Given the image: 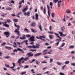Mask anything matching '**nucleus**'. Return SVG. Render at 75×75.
Returning <instances> with one entry per match:
<instances>
[{
	"label": "nucleus",
	"instance_id": "nucleus-1",
	"mask_svg": "<svg viewBox=\"0 0 75 75\" xmlns=\"http://www.w3.org/2000/svg\"><path fill=\"white\" fill-rule=\"evenodd\" d=\"M24 59V57H22L21 58H20V59H19L18 60V63H19V65L20 66V67H24L23 66L21 65V61H22V60H23Z\"/></svg>",
	"mask_w": 75,
	"mask_h": 75
},
{
	"label": "nucleus",
	"instance_id": "nucleus-2",
	"mask_svg": "<svg viewBox=\"0 0 75 75\" xmlns=\"http://www.w3.org/2000/svg\"><path fill=\"white\" fill-rule=\"evenodd\" d=\"M19 30H20V29L19 28L16 29L14 31V32H15V33H17L18 35V36H21V34L20 33V31H19Z\"/></svg>",
	"mask_w": 75,
	"mask_h": 75
},
{
	"label": "nucleus",
	"instance_id": "nucleus-3",
	"mask_svg": "<svg viewBox=\"0 0 75 75\" xmlns=\"http://www.w3.org/2000/svg\"><path fill=\"white\" fill-rule=\"evenodd\" d=\"M54 34H55L57 37H58L60 39H56V41H61V38L59 36V34H57V33H54Z\"/></svg>",
	"mask_w": 75,
	"mask_h": 75
},
{
	"label": "nucleus",
	"instance_id": "nucleus-4",
	"mask_svg": "<svg viewBox=\"0 0 75 75\" xmlns=\"http://www.w3.org/2000/svg\"><path fill=\"white\" fill-rule=\"evenodd\" d=\"M34 38H35V36H33L30 37L29 40L31 41L34 42V41H35V39H34Z\"/></svg>",
	"mask_w": 75,
	"mask_h": 75
},
{
	"label": "nucleus",
	"instance_id": "nucleus-5",
	"mask_svg": "<svg viewBox=\"0 0 75 75\" xmlns=\"http://www.w3.org/2000/svg\"><path fill=\"white\" fill-rule=\"evenodd\" d=\"M47 10H48L47 13H48V15L49 17H50L51 16L50 15V7L48 5H47Z\"/></svg>",
	"mask_w": 75,
	"mask_h": 75
},
{
	"label": "nucleus",
	"instance_id": "nucleus-6",
	"mask_svg": "<svg viewBox=\"0 0 75 75\" xmlns=\"http://www.w3.org/2000/svg\"><path fill=\"white\" fill-rule=\"evenodd\" d=\"M27 55H28V57H33L34 54H32V52H30L27 53Z\"/></svg>",
	"mask_w": 75,
	"mask_h": 75
},
{
	"label": "nucleus",
	"instance_id": "nucleus-7",
	"mask_svg": "<svg viewBox=\"0 0 75 75\" xmlns=\"http://www.w3.org/2000/svg\"><path fill=\"white\" fill-rule=\"evenodd\" d=\"M4 34L6 35V37L8 38L10 36V33L8 32H6L4 33Z\"/></svg>",
	"mask_w": 75,
	"mask_h": 75
},
{
	"label": "nucleus",
	"instance_id": "nucleus-8",
	"mask_svg": "<svg viewBox=\"0 0 75 75\" xmlns=\"http://www.w3.org/2000/svg\"><path fill=\"white\" fill-rule=\"evenodd\" d=\"M31 27H35L37 25V24L35 22H34L32 23L31 25Z\"/></svg>",
	"mask_w": 75,
	"mask_h": 75
},
{
	"label": "nucleus",
	"instance_id": "nucleus-9",
	"mask_svg": "<svg viewBox=\"0 0 75 75\" xmlns=\"http://www.w3.org/2000/svg\"><path fill=\"white\" fill-rule=\"evenodd\" d=\"M40 45L38 44H37L36 46H35L33 45V49L34 48H39L40 47Z\"/></svg>",
	"mask_w": 75,
	"mask_h": 75
},
{
	"label": "nucleus",
	"instance_id": "nucleus-10",
	"mask_svg": "<svg viewBox=\"0 0 75 75\" xmlns=\"http://www.w3.org/2000/svg\"><path fill=\"white\" fill-rule=\"evenodd\" d=\"M28 6H26L25 8H24L22 10L23 12H25V11H27V10H28Z\"/></svg>",
	"mask_w": 75,
	"mask_h": 75
},
{
	"label": "nucleus",
	"instance_id": "nucleus-11",
	"mask_svg": "<svg viewBox=\"0 0 75 75\" xmlns=\"http://www.w3.org/2000/svg\"><path fill=\"white\" fill-rule=\"evenodd\" d=\"M45 38V36L44 35L43 36H40V38H39L37 36L36 37V38H37V39H42V38Z\"/></svg>",
	"mask_w": 75,
	"mask_h": 75
},
{
	"label": "nucleus",
	"instance_id": "nucleus-12",
	"mask_svg": "<svg viewBox=\"0 0 75 75\" xmlns=\"http://www.w3.org/2000/svg\"><path fill=\"white\" fill-rule=\"evenodd\" d=\"M24 14L25 16H26L27 15L28 17L30 16V12L28 11L27 13H26V12H25L24 13Z\"/></svg>",
	"mask_w": 75,
	"mask_h": 75
},
{
	"label": "nucleus",
	"instance_id": "nucleus-13",
	"mask_svg": "<svg viewBox=\"0 0 75 75\" xmlns=\"http://www.w3.org/2000/svg\"><path fill=\"white\" fill-rule=\"evenodd\" d=\"M60 4H61V1H59L58 2L57 6L59 7L60 6Z\"/></svg>",
	"mask_w": 75,
	"mask_h": 75
},
{
	"label": "nucleus",
	"instance_id": "nucleus-14",
	"mask_svg": "<svg viewBox=\"0 0 75 75\" xmlns=\"http://www.w3.org/2000/svg\"><path fill=\"white\" fill-rule=\"evenodd\" d=\"M5 48H7V49L9 50H11L12 49L11 47H10L5 46Z\"/></svg>",
	"mask_w": 75,
	"mask_h": 75
},
{
	"label": "nucleus",
	"instance_id": "nucleus-15",
	"mask_svg": "<svg viewBox=\"0 0 75 75\" xmlns=\"http://www.w3.org/2000/svg\"><path fill=\"white\" fill-rule=\"evenodd\" d=\"M23 37H20V39L21 40H25V39L26 38H25V35H24L23 36Z\"/></svg>",
	"mask_w": 75,
	"mask_h": 75
},
{
	"label": "nucleus",
	"instance_id": "nucleus-16",
	"mask_svg": "<svg viewBox=\"0 0 75 75\" xmlns=\"http://www.w3.org/2000/svg\"><path fill=\"white\" fill-rule=\"evenodd\" d=\"M35 16L36 20H38V14L37 13H35Z\"/></svg>",
	"mask_w": 75,
	"mask_h": 75
},
{
	"label": "nucleus",
	"instance_id": "nucleus-17",
	"mask_svg": "<svg viewBox=\"0 0 75 75\" xmlns=\"http://www.w3.org/2000/svg\"><path fill=\"white\" fill-rule=\"evenodd\" d=\"M14 25L15 27H16L18 28H19V29H20V26L19 25H17L16 24V23H14Z\"/></svg>",
	"mask_w": 75,
	"mask_h": 75
},
{
	"label": "nucleus",
	"instance_id": "nucleus-18",
	"mask_svg": "<svg viewBox=\"0 0 75 75\" xmlns=\"http://www.w3.org/2000/svg\"><path fill=\"white\" fill-rule=\"evenodd\" d=\"M41 53H37L36 54H35L34 55V56L35 57H37V56H38V55H41Z\"/></svg>",
	"mask_w": 75,
	"mask_h": 75
},
{
	"label": "nucleus",
	"instance_id": "nucleus-19",
	"mask_svg": "<svg viewBox=\"0 0 75 75\" xmlns=\"http://www.w3.org/2000/svg\"><path fill=\"white\" fill-rule=\"evenodd\" d=\"M50 6L51 8H52V5H53V3L52 2H50Z\"/></svg>",
	"mask_w": 75,
	"mask_h": 75
},
{
	"label": "nucleus",
	"instance_id": "nucleus-20",
	"mask_svg": "<svg viewBox=\"0 0 75 75\" xmlns=\"http://www.w3.org/2000/svg\"><path fill=\"white\" fill-rule=\"evenodd\" d=\"M13 21L16 23H17V22H18V20L16 19H14L13 20Z\"/></svg>",
	"mask_w": 75,
	"mask_h": 75
},
{
	"label": "nucleus",
	"instance_id": "nucleus-21",
	"mask_svg": "<svg viewBox=\"0 0 75 75\" xmlns=\"http://www.w3.org/2000/svg\"><path fill=\"white\" fill-rule=\"evenodd\" d=\"M34 46V45H33L32 46H28L27 47V48H34L33 46Z\"/></svg>",
	"mask_w": 75,
	"mask_h": 75
},
{
	"label": "nucleus",
	"instance_id": "nucleus-22",
	"mask_svg": "<svg viewBox=\"0 0 75 75\" xmlns=\"http://www.w3.org/2000/svg\"><path fill=\"white\" fill-rule=\"evenodd\" d=\"M61 29L62 31H64V30H65V26H63V27L61 28Z\"/></svg>",
	"mask_w": 75,
	"mask_h": 75
},
{
	"label": "nucleus",
	"instance_id": "nucleus-23",
	"mask_svg": "<svg viewBox=\"0 0 75 75\" xmlns=\"http://www.w3.org/2000/svg\"><path fill=\"white\" fill-rule=\"evenodd\" d=\"M38 28H39L40 31H42V27H41V25H40L39 26Z\"/></svg>",
	"mask_w": 75,
	"mask_h": 75
},
{
	"label": "nucleus",
	"instance_id": "nucleus-24",
	"mask_svg": "<svg viewBox=\"0 0 75 75\" xmlns=\"http://www.w3.org/2000/svg\"><path fill=\"white\" fill-rule=\"evenodd\" d=\"M23 42H25V44H26V45H28V43H27V42H28V40H24L23 41Z\"/></svg>",
	"mask_w": 75,
	"mask_h": 75
},
{
	"label": "nucleus",
	"instance_id": "nucleus-25",
	"mask_svg": "<svg viewBox=\"0 0 75 75\" xmlns=\"http://www.w3.org/2000/svg\"><path fill=\"white\" fill-rule=\"evenodd\" d=\"M51 16L52 18H54L55 17V13H52Z\"/></svg>",
	"mask_w": 75,
	"mask_h": 75
},
{
	"label": "nucleus",
	"instance_id": "nucleus-26",
	"mask_svg": "<svg viewBox=\"0 0 75 75\" xmlns=\"http://www.w3.org/2000/svg\"><path fill=\"white\" fill-rule=\"evenodd\" d=\"M24 30L25 31H26L27 32V33H28L29 32V31H28V29L27 28H25L24 29Z\"/></svg>",
	"mask_w": 75,
	"mask_h": 75
},
{
	"label": "nucleus",
	"instance_id": "nucleus-27",
	"mask_svg": "<svg viewBox=\"0 0 75 75\" xmlns=\"http://www.w3.org/2000/svg\"><path fill=\"white\" fill-rule=\"evenodd\" d=\"M59 34H60V36L61 37H62V35H63V33L62 32H59Z\"/></svg>",
	"mask_w": 75,
	"mask_h": 75
},
{
	"label": "nucleus",
	"instance_id": "nucleus-28",
	"mask_svg": "<svg viewBox=\"0 0 75 75\" xmlns=\"http://www.w3.org/2000/svg\"><path fill=\"white\" fill-rule=\"evenodd\" d=\"M67 11H66V13H68V14L69 13H71V11H70V10H69V9H67Z\"/></svg>",
	"mask_w": 75,
	"mask_h": 75
},
{
	"label": "nucleus",
	"instance_id": "nucleus-29",
	"mask_svg": "<svg viewBox=\"0 0 75 75\" xmlns=\"http://www.w3.org/2000/svg\"><path fill=\"white\" fill-rule=\"evenodd\" d=\"M13 44H14V45H15V46L13 45V47H14V48H16L17 47V44H16V42H14L13 43Z\"/></svg>",
	"mask_w": 75,
	"mask_h": 75
},
{
	"label": "nucleus",
	"instance_id": "nucleus-30",
	"mask_svg": "<svg viewBox=\"0 0 75 75\" xmlns=\"http://www.w3.org/2000/svg\"><path fill=\"white\" fill-rule=\"evenodd\" d=\"M43 13L45 14H46V9L44 8L43 10Z\"/></svg>",
	"mask_w": 75,
	"mask_h": 75
},
{
	"label": "nucleus",
	"instance_id": "nucleus-31",
	"mask_svg": "<svg viewBox=\"0 0 75 75\" xmlns=\"http://www.w3.org/2000/svg\"><path fill=\"white\" fill-rule=\"evenodd\" d=\"M35 63L36 64H37V65H39V64H40V62H38L37 60H36L35 61Z\"/></svg>",
	"mask_w": 75,
	"mask_h": 75
},
{
	"label": "nucleus",
	"instance_id": "nucleus-32",
	"mask_svg": "<svg viewBox=\"0 0 75 75\" xmlns=\"http://www.w3.org/2000/svg\"><path fill=\"white\" fill-rule=\"evenodd\" d=\"M31 30L32 31V32H33V33H37V31L33 29H31Z\"/></svg>",
	"mask_w": 75,
	"mask_h": 75
},
{
	"label": "nucleus",
	"instance_id": "nucleus-33",
	"mask_svg": "<svg viewBox=\"0 0 75 75\" xmlns=\"http://www.w3.org/2000/svg\"><path fill=\"white\" fill-rule=\"evenodd\" d=\"M6 21L7 22H8V23H11V21L10 19H8Z\"/></svg>",
	"mask_w": 75,
	"mask_h": 75
},
{
	"label": "nucleus",
	"instance_id": "nucleus-34",
	"mask_svg": "<svg viewBox=\"0 0 75 75\" xmlns=\"http://www.w3.org/2000/svg\"><path fill=\"white\" fill-rule=\"evenodd\" d=\"M4 26L6 27H7L8 28V27H9V25H8L7 24H5Z\"/></svg>",
	"mask_w": 75,
	"mask_h": 75
},
{
	"label": "nucleus",
	"instance_id": "nucleus-35",
	"mask_svg": "<svg viewBox=\"0 0 75 75\" xmlns=\"http://www.w3.org/2000/svg\"><path fill=\"white\" fill-rule=\"evenodd\" d=\"M6 44V42H3L1 44V46H4Z\"/></svg>",
	"mask_w": 75,
	"mask_h": 75
},
{
	"label": "nucleus",
	"instance_id": "nucleus-36",
	"mask_svg": "<svg viewBox=\"0 0 75 75\" xmlns=\"http://www.w3.org/2000/svg\"><path fill=\"white\" fill-rule=\"evenodd\" d=\"M4 65L6 68H10V66L9 65H7L6 64H5Z\"/></svg>",
	"mask_w": 75,
	"mask_h": 75
},
{
	"label": "nucleus",
	"instance_id": "nucleus-37",
	"mask_svg": "<svg viewBox=\"0 0 75 75\" xmlns=\"http://www.w3.org/2000/svg\"><path fill=\"white\" fill-rule=\"evenodd\" d=\"M69 48H71V49L74 48V45L70 46L69 47Z\"/></svg>",
	"mask_w": 75,
	"mask_h": 75
},
{
	"label": "nucleus",
	"instance_id": "nucleus-38",
	"mask_svg": "<svg viewBox=\"0 0 75 75\" xmlns=\"http://www.w3.org/2000/svg\"><path fill=\"white\" fill-rule=\"evenodd\" d=\"M65 64H69V61H66L65 62Z\"/></svg>",
	"mask_w": 75,
	"mask_h": 75
},
{
	"label": "nucleus",
	"instance_id": "nucleus-39",
	"mask_svg": "<svg viewBox=\"0 0 75 75\" xmlns=\"http://www.w3.org/2000/svg\"><path fill=\"white\" fill-rule=\"evenodd\" d=\"M26 74V72L25 71V72H22V73L21 74L22 75H24V74Z\"/></svg>",
	"mask_w": 75,
	"mask_h": 75
},
{
	"label": "nucleus",
	"instance_id": "nucleus-40",
	"mask_svg": "<svg viewBox=\"0 0 75 75\" xmlns=\"http://www.w3.org/2000/svg\"><path fill=\"white\" fill-rule=\"evenodd\" d=\"M64 45H65V43L63 42L62 43V45L61 46V47L62 48V47H64Z\"/></svg>",
	"mask_w": 75,
	"mask_h": 75
},
{
	"label": "nucleus",
	"instance_id": "nucleus-41",
	"mask_svg": "<svg viewBox=\"0 0 75 75\" xmlns=\"http://www.w3.org/2000/svg\"><path fill=\"white\" fill-rule=\"evenodd\" d=\"M58 1V0H53V2L55 3H57Z\"/></svg>",
	"mask_w": 75,
	"mask_h": 75
},
{
	"label": "nucleus",
	"instance_id": "nucleus-42",
	"mask_svg": "<svg viewBox=\"0 0 75 75\" xmlns=\"http://www.w3.org/2000/svg\"><path fill=\"white\" fill-rule=\"evenodd\" d=\"M30 51H32V52H34V51H37V50L31 49Z\"/></svg>",
	"mask_w": 75,
	"mask_h": 75
},
{
	"label": "nucleus",
	"instance_id": "nucleus-43",
	"mask_svg": "<svg viewBox=\"0 0 75 75\" xmlns=\"http://www.w3.org/2000/svg\"><path fill=\"white\" fill-rule=\"evenodd\" d=\"M26 37H27V38H28L29 37H31V35H26Z\"/></svg>",
	"mask_w": 75,
	"mask_h": 75
},
{
	"label": "nucleus",
	"instance_id": "nucleus-44",
	"mask_svg": "<svg viewBox=\"0 0 75 75\" xmlns=\"http://www.w3.org/2000/svg\"><path fill=\"white\" fill-rule=\"evenodd\" d=\"M17 51H23V50L21 49L20 48H18L17 49Z\"/></svg>",
	"mask_w": 75,
	"mask_h": 75
},
{
	"label": "nucleus",
	"instance_id": "nucleus-45",
	"mask_svg": "<svg viewBox=\"0 0 75 75\" xmlns=\"http://www.w3.org/2000/svg\"><path fill=\"white\" fill-rule=\"evenodd\" d=\"M29 58L28 57H26L25 59H24V61H27V60Z\"/></svg>",
	"mask_w": 75,
	"mask_h": 75
},
{
	"label": "nucleus",
	"instance_id": "nucleus-46",
	"mask_svg": "<svg viewBox=\"0 0 75 75\" xmlns=\"http://www.w3.org/2000/svg\"><path fill=\"white\" fill-rule=\"evenodd\" d=\"M35 59H33L32 61L30 62V63H33V62H35Z\"/></svg>",
	"mask_w": 75,
	"mask_h": 75
},
{
	"label": "nucleus",
	"instance_id": "nucleus-47",
	"mask_svg": "<svg viewBox=\"0 0 75 75\" xmlns=\"http://www.w3.org/2000/svg\"><path fill=\"white\" fill-rule=\"evenodd\" d=\"M31 72H32V73H33V74H34L35 73V71H34V69H32L31 70Z\"/></svg>",
	"mask_w": 75,
	"mask_h": 75
},
{
	"label": "nucleus",
	"instance_id": "nucleus-48",
	"mask_svg": "<svg viewBox=\"0 0 75 75\" xmlns=\"http://www.w3.org/2000/svg\"><path fill=\"white\" fill-rule=\"evenodd\" d=\"M47 62L45 61H43L41 62V64H47Z\"/></svg>",
	"mask_w": 75,
	"mask_h": 75
},
{
	"label": "nucleus",
	"instance_id": "nucleus-49",
	"mask_svg": "<svg viewBox=\"0 0 75 75\" xmlns=\"http://www.w3.org/2000/svg\"><path fill=\"white\" fill-rule=\"evenodd\" d=\"M49 37L50 39H52L53 38H52V35H49Z\"/></svg>",
	"mask_w": 75,
	"mask_h": 75
},
{
	"label": "nucleus",
	"instance_id": "nucleus-50",
	"mask_svg": "<svg viewBox=\"0 0 75 75\" xmlns=\"http://www.w3.org/2000/svg\"><path fill=\"white\" fill-rule=\"evenodd\" d=\"M11 9V8L10 7H8L7 8H6V9L7 10H10Z\"/></svg>",
	"mask_w": 75,
	"mask_h": 75
},
{
	"label": "nucleus",
	"instance_id": "nucleus-51",
	"mask_svg": "<svg viewBox=\"0 0 75 75\" xmlns=\"http://www.w3.org/2000/svg\"><path fill=\"white\" fill-rule=\"evenodd\" d=\"M53 61V59L51 58L50 60V62L51 63Z\"/></svg>",
	"mask_w": 75,
	"mask_h": 75
},
{
	"label": "nucleus",
	"instance_id": "nucleus-52",
	"mask_svg": "<svg viewBox=\"0 0 75 75\" xmlns=\"http://www.w3.org/2000/svg\"><path fill=\"white\" fill-rule=\"evenodd\" d=\"M48 33L49 34H54V32H53V31L48 32Z\"/></svg>",
	"mask_w": 75,
	"mask_h": 75
},
{
	"label": "nucleus",
	"instance_id": "nucleus-53",
	"mask_svg": "<svg viewBox=\"0 0 75 75\" xmlns=\"http://www.w3.org/2000/svg\"><path fill=\"white\" fill-rule=\"evenodd\" d=\"M13 52H17V49L16 50V49H15L13 50Z\"/></svg>",
	"mask_w": 75,
	"mask_h": 75
},
{
	"label": "nucleus",
	"instance_id": "nucleus-54",
	"mask_svg": "<svg viewBox=\"0 0 75 75\" xmlns=\"http://www.w3.org/2000/svg\"><path fill=\"white\" fill-rule=\"evenodd\" d=\"M59 43V41H58L57 43H56L57 46H58V45Z\"/></svg>",
	"mask_w": 75,
	"mask_h": 75
},
{
	"label": "nucleus",
	"instance_id": "nucleus-55",
	"mask_svg": "<svg viewBox=\"0 0 75 75\" xmlns=\"http://www.w3.org/2000/svg\"><path fill=\"white\" fill-rule=\"evenodd\" d=\"M59 74L60 75H65L64 73H63L62 72H60L59 73Z\"/></svg>",
	"mask_w": 75,
	"mask_h": 75
},
{
	"label": "nucleus",
	"instance_id": "nucleus-56",
	"mask_svg": "<svg viewBox=\"0 0 75 75\" xmlns=\"http://www.w3.org/2000/svg\"><path fill=\"white\" fill-rule=\"evenodd\" d=\"M57 64L58 65H61V64H62L61 63L59 62H57Z\"/></svg>",
	"mask_w": 75,
	"mask_h": 75
},
{
	"label": "nucleus",
	"instance_id": "nucleus-57",
	"mask_svg": "<svg viewBox=\"0 0 75 75\" xmlns=\"http://www.w3.org/2000/svg\"><path fill=\"white\" fill-rule=\"evenodd\" d=\"M29 67V66L28 65H26V66L24 67V68H28Z\"/></svg>",
	"mask_w": 75,
	"mask_h": 75
},
{
	"label": "nucleus",
	"instance_id": "nucleus-58",
	"mask_svg": "<svg viewBox=\"0 0 75 75\" xmlns=\"http://www.w3.org/2000/svg\"><path fill=\"white\" fill-rule=\"evenodd\" d=\"M49 29H50V31H51V30L52 29V26H50L49 27Z\"/></svg>",
	"mask_w": 75,
	"mask_h": 75
},
{
	"label": "nucleus",
	"instance_id": "nucleus-59",
	"mask_svg": "<svg viewBox=\"0 0 75 75\" xmlns=\"http://www.w3.org/2000/svg\"><path fill=\"white\" fill-rule=\"evenodd\" d=\"M47 67H45L43 68L42 69H43V70H45V69H47Z\"/></svg>",
	"mask_w": 75,
	"mask_h": 75
},
{
	"label": "nucleus",
	"instance_id": "nucleus-60",
	"mask_svg": "<svg viewBox=\"0 0 75 75\" xmlns=\"http://www.w3.org/2000/svg\"><path fill=\"white\" fill-rule=\"evenodd\" d=\"M10 58V56H6L5 57V58L7 59V58Z\"/></svg>",
	"mask_w": 75,
	"mask_h": 75
},
{
	"label": "nucleus",
	"instance_id": "nucleus-61",
	"mask_svg": "<svg viewBox=\"0 0 75 75\" xmlns=\"http://www.w3.org/2000/svg\"><path fill=\"white\" fill-rule=\"evenodd\" d=\"M71 65H72L73 66H75V63H71Z\"/></svg>",
	"mask_w": 75,
	"mask_h": 75
},
{
	"label": "nucleus",
	"instance_id": "nucleus-62",
	"mask_svg": "<svg viewBox=\"0 0 75 75\" xmlns=\"http://www.w3.org/2000/svg\"><path fill=\"white\" fill-rule=\"evenodd\" d=\"M16 16L17 17H18V18H20V16H19L17 13V14Z\"/></svg>",
	"mask_w": 75,
	"mask_h": 75
},
{
	"label": "nucleus",
	"instance_id": "nucleus-63",
	"mask_svg": "<svg viewBox=\"0 0 75 75\" xmlns=\"http://www.w3.org/2000/svg\"><path fill=\"white\" fill-rule=\"evenodd\" d=\"M11 54L14 55H16V54L15 53L12 52L11 53Z\"/></svg>",
	"mask_w": 75,
	"mask_h": 75
},
{
	"label": "nucleus",
	"instance_id": "nucleus-64",
	"mask_svg": "<svg viewBox=\"0 0 75 75\" xmlns=\"http://www.w3.org/2000/svg\"><path fill=\"white\" fill-rule=\"evenodd\" d=\"M12 64L13 65V67H16V65H15V63H12Z\"/></svg>",
	"mask_w": 75,
	"mask_h": 75
}]
</instances>
